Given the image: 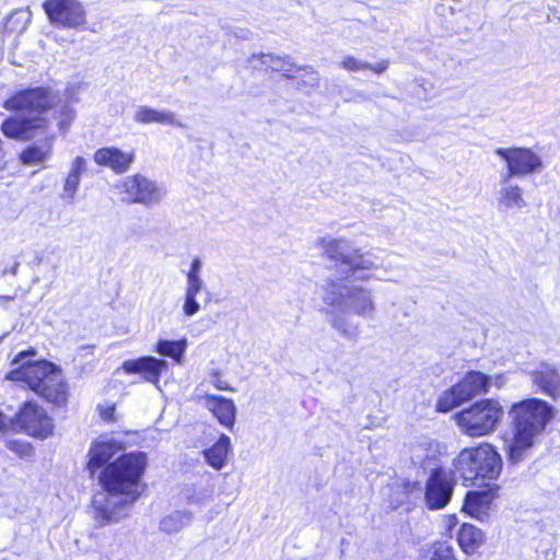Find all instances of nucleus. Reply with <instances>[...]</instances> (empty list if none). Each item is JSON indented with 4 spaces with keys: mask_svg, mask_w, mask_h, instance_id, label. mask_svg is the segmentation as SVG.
<instances>
[{
    "mask_svg": "<svg viewBox=\"0 0 560 560\" xmlns=\"http://www.w3.org/2000/svg\"><path fill=\"white\" fill-rule=\"evenodd\" d=\"M148 458L143 452H130L104 467L100 481L105 493L93 500L94 518L98 526L118 523L126 518L129 509L141 494V478Z\"/></svg>",
    "mask_w": 560,
    "mask_h": 560,
    "instance_id": "1",
    "label": "nucleus"
},
{
    "mask_svg": "<svg viewBox=\"0 0 560 560\" xmlns=\"http://www.w3.org/2000/svg\"><path fill=\"white\" fill-rule=\"evenodd\" d=\"M323 301L328 307L329 325L349 341H357L361 334L360 324L352 319L350 313L371 318L376 311L372 290L359 284L342 289L337 282L329 281L324 287Z\"/></svg>",
    "mask_w": 560,
    "mask_h": 560,
    "instance_id": "2",
    "label": "nucleus"
},
{
    "mask_svg": "<svg viewBox=\"0 0 560 560\" xmlns=\"http://www.w3.org/2000/svg\"><path fill=\"white\" fill-rule=\"evenodd\" d=\"M509 416L512 431L503 436L504 450L509 460L518 464L539 441L555 412L547 401L528 398L514 404Z\"/></svg>",
    "mask_w": 560,
    "mask_h": 560,
    "instance_id": "3",
    "label": "nucleus"
},
{
    "mask_svg": "<svg viewBox=\"0 0 560 560\" xmlns=\"http://www.w3.org/2000/svg\"><path fill=\"white\" fill-rule=\"evenodd\" d=\"M455 469L466 486H477L481 490L466 494L464 510L479 521L490 517V445L465 448L455 460Z\"/></svg>",
    "mask_w": 560,
    "mask_h": 560,
    "instance_id": "4",
    "label": "nucleus"
},
{
    "mask_svg": "<svg viewBox=\"0 0 560 560\" xmlns=\"http://www.w3.org/2000/svg\"><path fill=\"white\" fill-rule=\"evenodd\" d=\"M34 354L33 350L20 352L12 361V365H16V368L8 373L7 378L25 383L30 389L49 402L57 406L65 405L68 399V390L61 371L47 361H26Z\"/></svg>",
    "mask_w": 560,
    "mask_h": 560,
    "instance_id": "5",
    "label": "nucleus"
},
{
    "mask_svg": "<svg viewBox=\"0 0 560 560\" xmlns=\"http://www.w3.org/2000/svg\"><path fill=\"white\" fill-rule=\"evenodd\" d=\"M318 246L345 278L369 279L365 272L377 267L370 253H361L346 240L326 236L318 240Z\"/></svg>",
    "mask_w": 560,
    "mask_h": 560,
    "instance_id": "6",
    "label": "nucleus"
},
{
    "mask_svg": "<svg viewBox=\"0 0 560 560\" xmlns=\"http://www.w3.org/2000/svg\"><path fill=\"white\" fill-rule=\"evenodd\" d=\"M495 154L506 165L505 179L524 178L542 172L545 165L541 156L529 148H499Z\"/></svg>",
    "mask_w": 560,
    "mask_h": 560,
    "instance_id": "7",
    "label": "nucleus"
},
{
    "mask_svg": "<svg viewBox=\"0 0 560 560\" xmlns=\"http://www.w3.org/2000/svg\"><path fill=\"white\" fill-rule=\"evenodd\" d=\"M487 380V376L480 372L472 371L467 373L460 382L440 395L436 401V410L439 412H448L463 402L486 392Z\"/></svg>",
    "mask_w": 560,
    "mask_h": 560,
    "instance_id": "8",
    "label": "nucleus"
},
{
    "mask_svg": "<svg viewBox=\"0 0 560 560\" xmlns=\"http://www.w3.org/2000/svg\"><path fill=\"white\" fill-rule=\"evenodd\" d=\"M15 433H25L38 440L54 434L52 419L46 410L33 401H25L14 415Z\"/></svg>",
    "mask_w": 560,
    "mask_h": 560,
    "instance_id": "9",
    "label": "nucleus"
},
{
    "mask_svg": "<svg viewBox=\"0 0 560 560\" xmlns=\"http://www.w3.org/2000/svg\"><path fill=\"white\" fill-rule=\"evenodd\" d=\"M127 203H140L145 207L159 205L165 197V190L154 180L141 174L125 177L117 186Z\"/></svg>",
    "mask_w": 560,
    "mask_h": 560,
    "instance_id": "10",
    "label": "nucleus"
},
{
    "mask_svg": "<svg viewBox=\"0 0 560 560\" xmlns=\"http://www.w3.org/2000/svg\"><path fill=\"white\" fill-rule=\"evenodd\" d=\"M57 103L56 94L43 88L23 90L8 98L3 107L7 110L22 112L25 116H45Z\"/></svg>",
    "mask_w": 560,
    "mask_h": 560,
    "instance_id": "11",
    "label": "nucleus"
},
{
    "mask_svg": "<svg viewBox=\"0 0 560 560\" xmlns=\"http://www.w3.org/2000/svg\"><path fill=\"white\" fill-rule=\"evenodd\" d=\"M44 10L57 26L80 28L86 24V11L80 0H46Z\"/></svg>",
    "mask_w": 560,
    "mask_h": 560,
    "instance_id": "12",
    "label": "nucleus"
},
{
    "mask_svg": "<svg viewBox=\"0 0 560 560\" xmlns=\"http://www.w3.org/2000/svg\"><path fill=\"white\" fill-rule=\"evenodd\" d=\"M49 128V120L46 116H22L5 119L0 129L10 139L26 141L39 133H45Z\"/></svg>",
    "mask_w": 560,
    "mask_h": 560,
    "instance_id": "13",
    "label": "nucleus"
},
{
    "mask_svg": "<svg viewBox=\"0 0 560 560\" xmlns=\"http://www.w3.org/2000/svg\"><path fill=\"white\" fill-rule=\"evenodd\" d=\"M454 480L443 468H433L427 480L424 500L430 510L443 509L451 500Z\"/></svg>",
    "mask_w": 560,
    "mask_h": 560,
    "instance_id": "14",
    "label": "nucleus"
},
{
    "mask_svg": "<svg viewBox=\"0 0 560 560\" xmlns=\"http://www.w3.org/2000/svg\"><path fill=\"white\" fill-rule=\"evenodd\" d=\"M460 430L470 436H482L490 431V400H481L455 416Z\"/></svg>",
    "mask_w": 560,
    "mask_h": 560,
    "instance_id": "15",
    "label": "nucleus"
},
{
    "mask_svg": "<svg viewBox=\"0 0 560 560\" xmlns=\"http://www.w3.org/2000/svg\"><path fill=\"white\" fill-rule=\"evenodd\" d=\"M202 261L195 257L191 260L190 268L186 273V288L184 293L183 313L186 317L195 316L201 306L197 301V295L205 287L201 278Z\"/></svg>",
    "mask_w": 560,
    "mask_h": 560,
    "instance_id": "16",
    "label": "nucleus"
},
{
    "mask_svg": "<svg viewBox=\"0 0 560 560\" xmlns=\"http://www.w3.org/2000/svg\"><path fill=\"white\" fill-rule=\"evenodd\" d=\"M122 448V444L115 436L104 434L98 436L89 451L88 469L93 475L97 469L107 464L114 455Z\"/></svg>",
    "mask_w": 560,
    "mask_h": 560,
    "instance_id": "17",
    "label": "nucleus"
},
{
    "mask_svg": "<svg viewBox=\"0 0 560 560\" xmlns=\"http://www.w3.org/2000/svg\"><path fill=\"white\" fill-rule=\"evenodd\" d=\"M135 159V151H124L117 147L101 148L93 155L97 165L108 167L116 174L128 172Z\"/></svg>",
    "mask_w": 560,
    "mask_h": 560,
    "instance_id": "18",
    "label": "nucleus"
},
{
    "mask_svg": "<svg viewBox=\"0 0 560 560\" xmlns=\"http://www.w3.org/2000/svg\"><path fill=\"white\" fill-rule=\"evenodd\" d=\"M122 369L128 374L141 373L147 382L158 385L161 373L167 369V362L153 357H144L124 362Z\"/></svg>",
    "mask_w": 560,
    "mask_h": 560,
    "instance_id": "19",
    "label": "nucleus"
},
{
    "mask_svg": "<svg viewBox=\"0 0 560 560\" xmlns=\"http://www.w3.org/2000/svg\"><path fill=\"white\" fill-rule=\"evenodd\" d=\"M203 406L218 419L222 425L229 429L234 427L236 407L233 400L222 396L206 395L203 397Z\"/></svg>",
    "mask_w": 560,
    "mask_h": 560,
    "instance_id": "20",
    "label": "nucleus"
},
{
    "mask_svg": "<svg viewBox=\"0 0 560 560\" xmlns=\"http://www.w3.org/2000/svg\"><path fill=\"white\" fill-rule=\"evenodd\" d=\"M533 383L539 390L552 399L560 397V376L549 364H541L530 372Z\"/></svg>",
    "mask_w": 560,
    "mask_h": 560,
    "instance_id": "21",
    "label": "nucleus"
},
{
    "mask_svg": "<svg viewBox=\"0 0 560 560\" xmlns=\"http://www.w3.org/2000/svg\"><path fill=\"white\" fill-rule=\"evenodd\" d=\"M133 119L136 122L148 125V124H161L167 126H175L184 128L185 126L176 117L175 113L167 109H156L145 105L138 106L135 110Z\"/></svg>",
    "mask_w": 560,
    "mask_h": 560,
    "instance_id": "22",
    "label": "nucleus"
},
{
    "mask_svg": "<svg viewBox=\"0 0 560 560\" xmlns=\"http://www.w3.org/2000/svg\"><path fill=\"white\" fill-rule=\"evenodd\" d=\"M502 186L499 190L498 206L500 209L520 211L526 207V201L523 197V190L518 185L511 183V179H505L501 175Z\"/></svg>",
    "mask_w": 560,
    "mask_h": 560,
    "instance_id": "23",
    "label": "nucleus"
},
{
    "mask_svg": "<svg viewBox=\"0 0 560 560\" xmlns=\"http://www.w3.org/2000/svg\"><path fill=\"white\" fill-rule=\"evenodd\" d=\"M442 454V446L436 441L425 439L411 448V459L423 468H435L436 460Z\"/></svg>",
    "mask_w": 560,
    "mask_h": 560,
    "instance_id": "24",
    "label": "nucleus"
},
{
    "mask_svg": "<svg viewBox=\"0 0 560 560\" xmlns=\"http://www.w3.org/2000/svg\"><path fill=\"white\" fill-rule=\"evenodd\" d=\"M231 452V440L228 435L221 434L218 441L203 451L206 463L215 470H221L228 460Z\"/></svg>",
    "mask_w": 560,
    "mask_h": 560,
    "instance_id": "25",
    "label": "nucleus"
},
{
    "mask_svg": "<svg viewBox=\"0 0 560 560\" xmlns=\"http://www.w3.org/2000/svg\"><path fill=\"white\" fill-rule=\"evenodd\" d=\"M420 491L419 482H412L406 479H398L389 486V502L393 509H398L405 504L411 493Z\"/></svg>",
    "mask_w": 560,
    "mask_h": 560,
    "instance_id": "26",
    "label": "nucleus"
},
{
    "mask_svg": "<svg viewBox=\"0 0 560 560\" xmlns=\"http://www.w3.org/2000/svg\"><path fill=\"white\" fill-rule=\"evenodd\" d=\"M457 540L462 550L467 555H471L482 544L483 535L474 525L464 524L458 532Z\"/></svg>",
    "mask_w": 560,
    "mask_h": 560,
    "instance_id": "27",
    "label": "nucleus"
},
{
    "mask_svg": "<svg viewBox=\"0 0 560 560\" xmlns=\"http://www.w3.org/2000/svg\"><path fill=\"white\" fill-rule=\"evenodd\" d=\"M187 339L179 340H160L155 346V351L163 355L173 359L176 363L183 364V357L187 349Z\"/></svg>",
    "mask_w": 560,
    "mask_h": 560,
    "instance_id": "28",
    "label": "nucleus"
},
{
    "mask_svg": "<svg viewBox=\"0 0 560 560\" xmlns=\"http://www.w3.org/2000/svg\"><path fill=\"white\" fill-rule=\"evenodd\" d=\"M51 142L33 144L24 149L20 154V161L24 165H36L46 161L51 154Z\"/></svg>",
    "mask_w": 560,
    "mask_h": 560,
    "instance_id": "29",
    "label": "nucleus"
},
{
    "mask_svg": "<svg viewBox=\"0 0 560 560\" xmlns=\"http://www.w3.org/2000/svg\"><path fill=\"white\" fill-rule=\"evenodd\" d=\"M191 518L189 512L174 511L160 521V529L167 534L178 533L190 524Z\"/></svg>",
    "mask_w": 560,
    "mask_h": 560,
    "instance_id": "30",
    "label": "nucleus"
},
{
    "mask_svg": "<svg viewBox=\"0 0 560 560\" xmlns=\"http://www.w3.org/2000/svg\"><path fill=\"white\" fill-rule=\"evenodd\" d=\"M261 65H264L266 68H269L273 71H280L283 72L287 77H293L294 75V66L290 62V60L280 57L275 56L270 54H261L260 55Z\"/></svg>",
    "mask_w": 560,
    "mask_h": 560,
    "instance_id": "31",
    "label": "nucleus"
},
{
    "mask_svg": "<svg viewBox=\"0 0 560 560\" xmlns=\"http://www.w3.org/2000/svg\"><path fill=\"white\" fill-rule=\"evenodd\" d=\"M340 66L349 71H363L365 69H371L375 73H382L387 69V62L382 61L375 65H370L362 60L357 59L353 56H346L340 62Z\"/></svg>",
    "mask_w": 560,
    "mask_h": 560,
    "instance_id": "32",
    "label": "nucleus"
},
{
    "mask_svg": "<svg viewBox=\"0 0 560 560\" xmlns=\"http://www.w3.org/2000/svg\"><path fill=\"white\" fill-rule=\"evenodd\" d=\"M5 446L21 458L30 457L34 454L33 445L24 440H7Z\"/></svg>",
    "mask_w": 560,
    "mask_h": 560,
    "instance_id": "33",
    "label": "nucleus"
},
{
    "mask_svg": "<svg viewBox=\"0 0 560 560\" xmlns=\"http://www.w3.org/2000/svg\"><path fill=\"white\" fill-rule=\"evenodd\" d=\"M429 560H455L453 548L446 544H436Z\"/></svg>",
    "mask_w": 560,
    "mask_h": 560,
    "instance_id": "34",
    "label": "nucleus"
},
{
    "mask_svg": "<svg viewBox=\"0 0 560 560\" xmlns=\"http://www.w3.org/2000/svg\"><path fill=\"white\" fill-rule=\"evenodd\" d=\"M58 114H59V116H58L59 128L61 130L66 131L68 129V127L70 126V124L72 122V120L74 119L75 113L70 105L65 104L60 107V109L58 110Z\"/></svg>",
    "mask_w": 560,
    "mask_h": 560,
    "instance_id": "35",
    "label": "nucleus"
},
{
    "mask_svg": "<svg viewBox=\"0 0 560 560\" xmlns=\"http://www.w3.org/2000/svg\"><path fill=\"white\" fill-rule=\"evenodd\" d=\"M80 182V178L67 174V177L65 178L63 183V197L68 199H73L79 189Z\"/></svg>",
    "mask_w": 560,
    "mask_h": 560,
    "instance_id": "36",
    "label": "nucleus"
},
{
    "mask_svg": "<svg viewBox=\"0 0 560 560\" xmlns=\"http://www.w3.org/2000/svg\"><path fill=\"white\" fill-rule=\"evenodd\" d=\"M88 170V161L82 156H77L72 160L68 174L81 179V176Z\"/></svg>",
    "mask_w": 560,
    "mask_h": 560,
    "instance_id": "37",
    "label": "nucleus"
},
{
    "mask_svg": "<svg viewBox=\"0 0 560 560\" xmlns=\"http://www.w3.org/2000/svg\"><path fill=\"white\" fill-rule=\"evenodd\" d=\"M9 431L15 433L14 416L8 417L3 412H0V434H4Z\"/></svg>",
    "mask_w": 560,
    "mask_h": 560,
    "instance_id": "38",
    "label": "nucleus"
},
{
    "mask_svg": "<svg viewBox=\"0 0 560 560\" xmlns=\"http://www.w3.org/2000/svg\"><path fill=\"white\" fill-rule=\"evenodd\" d=\"M210 382L219 390H232L229 384L221 378L219 371H212L210 373Z\"/></svg>",
    "mask_w": 560,
    "mask_h": 560,
    "instance_id": "39",
    "label": "nucleus"
},
{
    "mask_svg": "<svg viewBox=\"0 0 560 560\" xmlns=\"http://www.w3.org/2000/svg\"><path fill=\"white\" fill-rule=\"evenodd\" d=\"M502 468V460L500 454L492 447V479L497 478Z\"/></svg>",
    "mask_w": 560,
    "mask_h": 560,
    "instance_id": "40",
    "label": "nucleus"
},
{
    "mask_svg": "<svg viewBox=\"0 0 560 560\" xmlns=\"http://www.w3.org/2000/svg\"><path fill=\"white\" fill-rule=\"evenodd\" d=\"M114 412H115V407L113 405L100 407L101 417L105 421H108V422L113 421L114 420Z\"/></svg>",
    "mask_w": 560,
    "mask_h": 560,
    "instance_id": "41",
    "label": "nucleus"
},
{
    "mask_svg": "<svg viewBox=\"0 0 560 560\" xmlns=\"http://www.w3.org/2000/svg\"><path fill=\"white\" fill-rule=\"evenodd\" d=\"M492 427L497 421H499L503 417V408L500 406L498 401L492 399Z\"/></svg>",
    "mask_w": 560,
    "mask_h": 560,
    "instance_id": "42",
    "label": "nucleus"
},
{
    "mask_svg": "<svg viewBox=\"0 0 560 560\" xmlns=\"http://www.w3.org/2000/svg\"><path fill=\"white\" fill-rule=\"evenodd\" d=\"M506 377L505 375H498L494 380L493 385H495L498 388H501L505 384Z\"/></svg>",
    "mask_w": 560,
    "mask_h": 560,
    "instance_id": "43",
    "label": "nucleus"
},
{
    "mask_svg": "<svg viewBox=\"0 0 560 560\" xmlns=\"http://www.w3.org/2000/svg\"><path fill=\"white\" fill-rule=\"evenodd\" d=\"M495 490H498V487L492 485V488H491V491H492V498L494 497V491H495Z\"/></svg>",
    "mask_w": 560,
    "mask_h": 560,
    "instance_id": "44",
    "label": "nucleus"
},
{
    "mask_svg": "<svg viewBox=\"0 0 560 560\" xmlns=\"http://www.w3.org/2000/svg\"><path fill=\"white\" fill-rule=\"evenodd\" d=\"M448 520H450V523H455L456 522L455 516H450Z\"/></svg>",
    "mask_w": 560,
    "mask_h": 560,
    "instance_id": "45",
    "label": "nucleus"
}]
</instances>
